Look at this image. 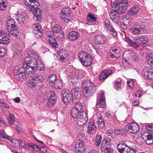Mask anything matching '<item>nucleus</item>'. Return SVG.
<instances>
[{"instance_id": "obj_61", "label": "nucleus", "mask_w": 153, "mask_h": 153, "mask_svg": "<svg viewBox=\"0 0 153 153\" xmlns=\"http://www.w3.org/2000/svg\"><path fill=\"white\" fill-rule=\"evenodd\" d=\"M134 81L132 80H130L127 82V84L129 88H132L134 86Z\"/></svg>"}, {"instance_id": "obj_50", "label": "nucleus", "mask_w": 153, "mask_h": 153, "mask_svg": "<svg viewBox=\"0 0 153 153\" xmlns=\"http://www.w3.org/2000/svg\"><path fill=\"white\" fill-rule=\"evenodd\" d=\"M146 59H147V62L148 64L153 61V53L147 54Z\"/></svg>"}, {"instance_id": "obj_35", "label": "nucleus", "mask_w": 153, "mask_h": 153, "mask_svg": "<svg viewBox=\"0 0 153 153\" xmlns=\"http://www.w3.org/2000/svg\"><path fill=\"white\" fill-rule=\"evenodd\" d=\"M0 137L10 141H11V138L8 136L4 130H0Z\"/></svg>"}, {"instance_id": "obj_17", "label": "nucleus", "mask_w": 153, "mask_h": 153, "mask_svg": "<svg viewBox=\"0 0 153 153\" xmlns=\"http://www.w3.org/2000/svg\"><path fill=\"white\" fill-rule=\"evenodd\" d=\"M111 69H112L111 68ZM112 73V69L109 70H105L102 72L99 77V79L101 81L105 79L106 78L108 77L109 75L111 74Z\"/></svg>"}, {"instance_id": "obj_20", "label": "nucleus", "mask_w": 153, "mask_h": 153, "mask_svg": "<svg viewBox=\"0 0 153 153\" xmlns=\"http://www.w3.org/2000/svg\"><path fill=\"white\" fill-rule=\"evenodd\" d=\"M74 98L71 94H64L62 98V100L63 102L67 105L68 103L74 100Z\"/></svg>"}, {"instance_id": "obj_9", "label": "nucleus", "mask_w": 153, "mask_h": 153, "mask_svg": "<svg viewBox=\"0 0 153 153\" xmlns=\"http://www.w3.org/2000/svg\"><path fill=\"white\" fill-rule=\"evenodd\" d=\"M31 76L33 77V79L36 82V86L38 87H42L43 85V78L41 76H39L37 74H31Z\"/></svg>"}, {"instance_id": "obj_29", "label": "nucleus", "mask_w": 153, "mask_h": 153, "mask_svg": "<svg viewBox=\"0 0 153 153\" xmlns=\"http://www.w3.org/2000/svg\"><path fill=\"white\" fill-rule=\"evenodd\" d=\"M128 145L124 144V143H120L117 145V148L119 152L120 153H124L125 151V149H126V147Z\"/></svg>"}, {"instance_id": "obj_53", "label": "nucleus", "mask_w": 153, "mask_h": 153, "mask_svg": "<svg viewBox=\"0 0 153 153\" xmlns=\"http://www.w3.org/2000/svg\"><path fill=\"white\" fill-rule=\"evenodd\" d=\"M28 146L30 147H32V148L35 151H39V146L36 144L32 143H31L28 145Z\"/></svg>"}, {"instance_id": "obj_5", "label": "nucleus", "mask_w": 153, "mask_h": 153, "mask_svg": "<svg viewBox=\"0 0 153 153\" xmlns=\"http://www.w3.org/2000/svg\"><path fill=\"white\" fill-rule=\"evenodd\" d=\"M71 12L68 7L64 8L62 9V19L65 22L68 23L71 20V18L69 16Z\"/></svg>"}, {"instance_id": "obj_8", "label": "nucleus", "mask_w": 153, "mask_h": 153, "mask_svg": "<svg viewBox=\"0 0 153 153\" xmlns=\"http://www.w3.org/2000/svg\"><path fill=\"white\" fill-rule=\"evenodd\" d=\"M105 101L104 93H101L98 95L96 102V106L97 108L104 107L105 106Z\"/></svg>"}, {"instance_id": "obj_58", "label": "nucleus", "mask_w": 153, "mask_h": 153, "mask_svg": "<svg viewBox=\"0 0 153 153\" xmlns=\"http://www.w3.org/2000/svg\"><path fill=\"white\" fill-rule=\"evenodd\" d=\"M121 53L119 48L118 49H115V54L116 55V56H115V58L118 59V58L121 56Z\"/></svg>"}, {"instance_id": "obj_26", "label": "nucleus", "mask_w": 153, "mask_h": 153, "mask_svg": "<svg viewBox=\"0 0 153 153\" xmlns=\"http://www.w3.org/2000/svg\"><path fill=\"white\" fill-rule=\"evenodd\" d=\"M75 103V105L74 107L72 108H74L76 110L82 112L83 110V105L82 104L79 102H76V100L73 101Z\"/></svg>"}, {"instance_id": "obj_2", "label": "nucleus", "mask_w": 153, "mask_h": 153, "mask_svg": "<svg viewBox=\"0 0 153 153\" xmlns=\"http://www.w3.org/2000/svg\"><path fill=\"white\" fill-rule=\"evenodd\" d=\"M25 5L29 6V9L33 13L34 16L39 20L41 17V10L38 7L39 5V3L38 0H25Z\"/></svg>"}, {"instance_id": "obj_13", "label": "nucleus", "mask_w": 153, "mask_h": 153, "mask_svg": "<svg viewBox=\"0 0 153 153\" xmlns=\"http://www.w3.org/2000/svg\"><path fill=\"white\" fill-rule=\"evenodd\" d=\"M24 61L23 65H22V68L24 69L25 70L23 72H21L17 76L19 78H22L24 79L25 78L27 77V76H28V75L31 74L32 73V72L31 71L29 70H28V68L27 66H26L25 68H24ZM22 67H20V68H22Z\"/></svg>"}, {"instance_id": "obj_39", "label": "nucleus", "mask_w": 153, "mask_h": 153, "mask_svg": "<svg viewBox=\"0 0 153 153\" xmlns=\"http://www.w3.org/2000/svg\"><path fill=\"white\" fill-rule=\"evenodd\" d=\"M102 140V137L100 135H97L95 138L94 144L96 146H99Z\"/></svg>"}, {"instance_id": "obj_41", "label": "nucleus", "mask_w": 153, "mask_h": 153, "mask_svg": "<svg viewBox=\"0 0 153 153\" xmlns=\"http://www.w3.org/2000/svg\"><path fill=\"white\" fill-rule=\"evenodd\" d=\"M110 144V142H109L108 140H103L101 143V151L102 152H104V147L107 146L108 145H109Z\"/></svg>"}, {"instance_id": "obj_59", "label": "nucleus", "mask_w": 153, "mask_h": 153, "mask_svg": "<svg viewBox=\"0 0 153 153\" xmlns=\"http://www.w3.org/2000/svg\"><path fill=\"white\" fill-rule=\"evenodd\" d=\"M34 33L36 34L35 36L37 38H39L43 36L42 30L40 31L37 32L36 33Z\"/></svg>"}, {"instance_id": "obj_51", "label": "nucleus", "mask_w": 153, "mask_h": 153, "mask_svg": "<svg viewBox=\"0 0 153 153\" xmlns=\"http://www.w3.org/2000/svg\"><path fill=\"white\" fill-rule=\"evenodd\" d=\"M146 131L150 135L153 133V125H149L146 126Z\"/></svg>"}, {"instance_id": "obj_28", "label": "nucleus", "mask_w": 153, "mask_h": 153, "mask_svg": "<svg viewBox=\"0 0 153 153\" xmlns=\"http://www.w3.org/2000/svg\"><path fill=\"white\" fill-rule=\"evenodd\" d=\"M79 37V34L76 31L70 32L68 35L70 40L71 41L75 40Z\"/></svg>"}, {"instance_id": "obj_7", "label": "nucleus", "mask_w": 153, "mask_h": 153, "mask_svg": "<svg viewBox=\"0 0 153 153\" xmlns=\"http://www.w3.org/2000/svg\"><path fill=\"white\" fill-rule=\"evenodd\" d=\"M128 4L127 1H124L123 4L121 5L115 6V13L119 14L125 12L128 6Z\"/></svg>"}, {"instance_id": "obj_57", "label": "nucleus", "mask_w": 153, "mask_h": 153, "mask_svg": "<svg viewBox=\"0 0 153 153\" xmlns=\"http://www.w3.org/2000/svg\"><path fill=\"white\" fill-rule=\"evenodd\" d=\"M109 15L111 19L114 22L115 19V10L114 9L110 12Z\"/></svg>"}, {"instance_id": "obj_25", "label": "nucleus", "mask_w": 153, "mask_h": 153, "mask_svg": "<svg viewBox=\"0 0 153 153\" xmlns=\"http://www.w3.org/2000/svg\"><path fill=\"white\" fill-rule=\"evenodd\" d=\"M27 77H28L29 78V79L26 82L28 86L32 88L36 85V82H35V81L33 79V77L31 76V74L28 75V76H27Z\"/></svg>"}, {"instance_id": "obj_64", "label": "nucleus", "mask_w": 153, "mask_h": 153, "mask_svg": "<svg viewBox=\"0 0 153 153\" xmlns=\"http://www.w3.org/2000/svg\"><path fill=\"white\" fill-rule=\"evenodd\" d=\"M122 131V130H120L119 128H117L115 129V134L117 135H122L123 134V132L121 133Z\"/></svg>"}, {"instance_id": "obj_44", "label": "nucleus", "mask_w": 153, "mask_h": 153, "mask_svg": "<svg viewBox=\"0 0 153 153\" xmlns=\"http://www.w3.org/2000/svg\"><path fill=\"white\" fill-rule=\"evenodd\" d=\"M49 82L53 84L56 80V75L55 74H52L49 75L48 77Z\"/></svg>"}, {"instance_id": "obj_63", "label": "nucleus", "mask_w": 153, "mask_h": 153, "mask_svg": "<svg viewBox=\"0 0 153 153\" xmlns=\"http://www.w3.org/2000/svg\"><path fill=\"white\" fill-rule=\"evenodd\" d=\"M39 151H40L42 152L45 153L47 152V149L45 146H41L40 148H39Z\"/></svg>"}, {"instance_id": "obj_54", "label": "nucleus", "mask_w": 153, "mask_h": 153, "mask_svg": "<svg viewBox=\"0 0 153 153\" xmlns=\"http://www.w3.org/2000/svg\"><path fill=\"white\" fill-rule=\"evenodd\" d=\"M107 135L111 137V138L114 139L115 137V133H113V131L111 130H108L106 131Z\"/></svg>"}, {"instance_id": "obj_32", "label": "nucleus", "mask_w": 153, "mask_h": 153, "mask_svg": "<svg viewBox=\"0 0 153 153\" xmlns=\"http://www.w3.org/2000/svg\"><path fill=\"white\" fill-rule=\"evenodd\" d=\"M135 26L140 27L143 32L144 30L146 29L148 27L147 23L146 22H141L138 21L135 23Z\"/></svg>"}, {"instance_id": "obj_42", "label": "nucleus", "mask_w": 153, "mask_h": 153, "mask_svg": "<svg viewBox=\"0 0 153 153\" xmlns=\"http://www.w3.org/2000/svg\"><path fill=\"white\" fill-rule=\"evenodd\" d=\"M126 41L128 42L130 46L135 48H137L139 47V45L137 44L136 42H134L129 38L126 39Z\"/></svg>"}, {"instance_id": "obj_4", "label": "nucleus", "mask_w": 153, "mask_h": 153, "mask_svg": "<svg viewBox=\"0 0 153 153\" xmlns=\"http://www.w3.org/2000/svg\"><path fill=\"white\" fill-rule=\"evenodd\" d=\"M7 29L10 34L15 37H17L21 34L20 30L15 23L7 25Z\"/></svg>"}, {"instance_id": "obj_27", "label": "nucleus", "mask_w": 153, "mask_h": 153, "mask_svg": "<svg viewBox=\"0 0 153 153\" xmlns=\"http://www.w3.org/2000/svg\"><path fill=\"white\" fill-rule=\"evenodd\" d=\"M76 120V121L79 126H82L85 124L88 119L86 117H84L82 115V117Z\"/></svg>"}, {"instance_id": "obj_55", "label": "nucleus", "mask_w": 153, "mask_h": 153, "mask_svg": "<svg viewBox=\"0 0 153 153\" xmlns=\"http://www.w3.org/2000/svg\"><path fill=\"white\" fill-rule=\"evenodd\" d=\"M53 84L56 85L55 86H57V88H60L61 87H62V82L59 80H56Z\"/></svg>"}, {"instance_id": "obj_34", "label": "nucleus", "mask_w": 153, "mask_h": 153, "mask_svg": "<svg viewBox=\"0 0 153 153\" xmlns=\"http://www.w3.org/2000/svg\"><path fill=\"white\" fill-rule=\"evenodd\" d=\"M88 55L87 53L83 52L82 51H80L78 54V56L80 62H82Z\"/></svg>"}, {"instance_id": "obj_60", "label": "nucleus", "mask_w": 153, "mask_h": 153, "mask_svg": "<svg viewBox=\"0 0 153 153\" xmlns=\"http://www.w3.org/2000/svg\"><path fill=\"white\" fill-rule=\"evenodd\" d=\"M0 106L3 107L5 108H9V106L3 101L0 100Z\"/></svg>"}, {"instance_id": "obj_24", "label": "nucleus", "mask_w": 153, "mask_h": 153, "mask_svg": "<svg viewBox=\"0 0 153 153\" xmlns=\"http://www.w3.org/2000/svg\"><path fill=\"white\" fill-rule=\"evenodd\" d=\"M105 26L107 28L108 31H109L110 33L112 36H115V33L114 29L110 25V22L108 20H106L104 22Z\"/></svg>"}, {"instance_id": "obj_46", "label": "nucleus", "mask_w": 153, "mask_h": 153, "mask_svg": "<svg viewBox=\"0 0 153 153\" xmlns=\"http://www.w3.org/2000/svg\"><path fill=\"white\" fill-rule=\"evenodd\" d=\"M33 33H36V32L42 30L39 24H34L33 25Z\"/></svg>"}, {"instance_id": "obj_31", "label": "nucleus", "mask_w": 153, "mask_h": 153, "mask_svg": "<svg viewBox=\"0 0 153 153\" xmlns=\"http://www.w3.org/2000/svg\"><path fill=\"white\" fill-rule=\"evenodd\" d=\"M10 40L8 36H5L4 34L2 36H0V43L7 44L9 43Z\"/></svg>"}, {"instance_id": "obj_36", "label": "nucleus", "mask_w": 153, "mask_h": 153, "mask_svg": "<svg viewBox=\"0 0 153 153\" xmlns=\"http://www.w3.org/2000/svg\"><path fill=\"white\" fill-rule=\"evenodd\" d=\"M139 8L137 5H134L129 10V12L133 15L137 14L139 11Z\"/></svg>"}, {"instance_id": "obj_45", "label": "nucleus", "mask_w": 153, "mask_h": 153, "mask_svg": "<svg viewBox=\"0 0 153 153\" xmlns=\"http://www.w3.org/2000/svg\"><path fill=\"white\" fill-rule=\"evenodd\" d=\"M8 120L10 125H12L15 121V117L12 113L10 114V116L8 118Z\"/></svg>"}, {"instance_id": "obj_33", "label": "nucleus", "mask_w": 153, "mask_h": 153, "mask_svg": "<svg viewBox=\"0 0 153 153\" xmlns=\"http://www.w3.org/2000/svg\"><path fill=\"white\" fill-rule=\"evenodd\" d=\"M84 61L82 62H84V64L86 66H88L91 65L92 63L93 59L89 55L86 56L85 59H84Z\"/></svg>"}, {"instance_id": "obj_52", "label": "nucleus", "mask_w": 153, "mask_h": 153, "mask_svg": "<svg viewBox=\"0 0 153 153\" xmlns=\"http://www.w3.org/2000/svg\"><path fill=\"white\" fill-rule=\"evenodd\" d=\"M99 128H102L104 126V123L103 120L101 118L99 119L97 122Z\"/></svg>"}, {"instance_id": "obj_37", "label": "nucleus", "mask_w": 153, "mask_h": 153, "mask_svg": "<svg viewBox=\"0 0 153 153\" xmlns=\"http://www.w3.org/2000/svg\"><path fill=\"white\" fill-rule=\"evenodd\" d=\"M132 32L133 34L135 35L140 34L143 32L142 30L140 27L135 26V24L134 27L132 29Z\"/></svg>"}, {"instance_id": "obj_56", "label": "nucleus", "mask_w": 153, "mask_h": 153, "mask_svg": "<svg viewBox=\"0 0 153 153\" xmlns=\"http://www.w3.org/2000/svg\"><path fill=\"white\" fill-rule=\"evenodd\" d=\"M6 53V51L4 48L0 46V57L4 55Z\"/></svg>"}, {"instance_id": "obj_16", "label": "nucleus", "mask_w": 153, "mask_h": 153, "mask_svg": "<svg viewBox=\"0 0 153 153\" xmlns=\"http://www.w3.org/2000/svg\"><path fill=\"white\" fill-rule=\"evenodd\" d=\"M134 55V53L128 50L125 51L123 54V58L124 60L127 62L128 60L132 61L133 56Z\"/></svg>"}, {"instance_id": "obj_47", "label": "nucleus", "mask_w": 153, "mask_h": 153, "mask_svg": "<svg viewBox=\"0 0 153 153\" xmlns=\"http://www.w3.org/2000/svg\"><path fill=\"white\" fill-rule=\"evenodd\" d=\"M136 150L128 146L124 153H136Z\"/></svg>"}, {"instance_id": "obj_3", "label": "nucleus", "mask_w": 153, "mask_h": 153, "mask_svg": "<svg viewBox=\"0 0 153 153\" xmlns=\"http://www.w3.org/2000/svg\"><path fill=\"white\" fill-rule=\"evenodd\" d=\"M82 87L84 94L87 97L92 96L97 90L95 84L89 80L84 81L82 84Z\"/></svg>"}, {"instance_id": "obj_48", "label": "nucleus", "mask_w": 153, "mask_h": 153, "mask_svg": "<svg viewBox=\"0 0 153 153\" xmlns=\"http://www.w3.org/2000/svg\"><path fill=\"white\" fill-rule=\"evenodd\" d=\"M11 142L12 143L13 146L16 148H19L20 147V143L19 141L16 139H11Z\"/></svg>"}, {"instance_id": "obj_14", "label": "nucleus", "mask_w": 153, "mask_h": 153, "mask_svg": "<svg viewBox=\"0 0 153 153\" xmlns=\"http://www.w3.org/2000/svg\"><path fill=\"white\" fill-rule=\"evenodd\" d=\"M96 127L94 122L90 120L87 126V132L88 134H93L96 132Z\"/></svg>"}, {"instance_id": "obj_6", "label": "nucleus", "mask_w": 153, "mask_h": 153, "mask_svg": "<svg viewBox=\"0 0 153 153\" xmlns=\"http://www.w3.org/2000/svg\"><path fill=\"white\" fill-rule=\"evenodd\" d=\"M139 129V126L136 123H132L128 124V125L126 126V131L130 133H136Z\"/></svg>"}, {"instance_id": "obj_49", "label": "nucleus", "mask_w": 153, "mask_h": 153, "mask_svg": "<svg viewBox=\"0 0 153 153\" xmlns=\"http://www.w3.org/2000/svg\"><path fill=\"white\" fill-rule=\"evenodd\" d=\"M6 7V2L2 0H0V11L5 10Z\"/></svg>"}, {"instance_id": "obj_12", "label": "nucleus", "mask_w": 153, "mask_h": 153, "mask_svg": "<svg viewBox=\"0 0 153 153\" xmlns=\"http://www.w3.org/2000/svg\"><path fill=\"white\" fill-rule=\"evenodd\" d=\"M14 17L17 21L18 23L22 24L27 19V16L26 13H23L15 15Z\"/></svg>"}, {"instance_id": "obj_10", "label": "nucleus", "mask_w": 153, "mask_h": 153, "mask_svg": "<svg viewBox=\"0 0 153 153\" xmlns=\"http://www.w3.org/2000/svg\"><path fill=\"white\" fill-rule=\"evenodd\" d=\"M84 150L83 142L81 140H77L75 145V151L78 153H82Z\"/></svg>"}, {"instance_id": "obj_30", "label": "nucleus", "mask_w": 153, "mask_h": 153, "mask_svg": "<svg viewBox=\"0 0 153 153\" xmlns=\"http://www.w3.org/2000/svg\"><path fill=\"white\" fill-rule=\"evenodd\" d=\"M52 32L53 34L59 33L63 36V34L62 33V31L61 27L58 25H55L52 29Z\"/></svg>"}, {"instance_id": "obj_21", "label": "nucleus", "mask_w": 153, "mask_h": 153, "mask_svg": "<svg viewBox=\"0 0 153 153\" xmlns=\"http://www.w3.org/2000/svg\"><path fill=\"white\" fill-rule=\"evenodd\" d=\"M23 49L22 47L18 46L16 47V50L14 53L13 58L14 59L19 58L21 55V53Z\"/></svg>"}, {"instance_id": "obj_15", "label": "nucleus", "mask_w": 153, "mask_h": 153, "mask_svg": "<svg viewBox=\"0 0 153 153\" xmlns=\"http://www.w3.org/2000/svg\"><path fill=\"white\" fill-rule=\"evenodd\" d=\"M49 97L47 104L51 106L53 105L56 102V97L54 93L52 91H50L48 94Z\"/></svg>"}, {"instance_id": "obj_40", "label": "nucleus", "mask_w": 153, "mask_h": 153, "mask_svg": "<svg viewBox=\"0 0 153 153\" xmlns=\"http://www.w3.org/2000/svg\"><path fill=\"white\" fill-rule=\"evenodd\" d=\"M87 17V20L88 22H95L97 20V18L91 13H88Z\"/></svg>"}, {"instance_id": "obj_11", "label": "nucleus", "mask_w": 153, "mask_h": 153, "mask_svg": "<svg viewBox=\"0 0 153 153\" xmlns=\"http://www.w3.org/2000/svg\"><path fill=\"white\" fill-rule=\"evenodd\" d=\"M142 74L146 79L153 80V72L152 69L148 68H145L143 70Z\"/></svg>"}, {"instance_id": "obj_19", "label": "nucleus", "mask_w": 153, "mask_h": 153, "mask_svg": "<svg viewBox=\"0 0 153 153\" xmlns=\"http://www.w3.org/2000/svg\"><path fill=\"white\" fill-rule=\"evenodd\" d=\"M79 88L78 87H75L73 88L71 91V94L73 97L74 98V100H73V101H74V100H77V99H79V96H80V94H79Z\"/></svg>"}, {"instance_id": "obj_43", "label": "nucleus", "mask_w": 153, "mask_h": 153, "mask_svg": "<svg viewBox=\"0 0 153 153\" xmlns=\"http://www.w3.org/2000/svg\"><path fill=\"white\" fill-rule=\"evenodd\" d=\"M126 41L128 42L130 46L135 48H137L139 47V45L137 44L136 42H134L129 38L126 39Z\"/></svg>"}, {"instance_id": "obj_38", "label": "nucleus", "mask_w": 153, "mask_h": 153, "mask_svg": "<svg viewBox=\"0 0 153 153\" xmlns=\"http://www.w3.org/2000/svg\"><path fill=\"white\" fill-rule=\"evenodd\" d=\"M146 139L145 140V142L147 144L151 145L153 143V138L151 135H147Z\"/></svg>"}, {"instance_id": "obj_23", "label": "nucleus", "mask_w": 153, "mask_h": 153, "mask_svg": "<svg viewBox=\"0 0 153 153\" xmlns=\"http://www.w3.org/2000/svg\"><path fill=\"white\" fill-rule=\"evenodd\" d=\"M83 112L77 111L74 108H72L71 112V116L76 120L82 117Z\"/></svg>"}, {"instance_id": "obj_1", "label": "nucleus", "mask_w": 153, "mask_h": 153, "mask_svg": "<svg viewBox=\"0 0 153 153\" xmlns=\"http://www.w3.org/2000/svg\"><path fill=\"white\" fill-rule=\"evenodd\" d=\"M27 56L24 59V68L27 66L28 70L32 71L36 70L41 71L44 70V66L41 61L39 59L38 54L33 50L27 51Z\"/></svg>"}, {"instance_id": "obj_62", "label": "nucleus", "mask_w": 153, "mask_h": 153, "mask_svg": "<svg viewBox=\"0 0 153 153\" xmlns=\"http://www.w3.org/2000/svg\"><path fill=\"white\" fill-rule=\"evenodd\" d=\"M122 0H115V6H120L122 4H123Z\"/></svg>"}, {"instance_id": "obj_18", "label": "nucleus", "mask_w": 153, "mask_h": 153, "mask_svg": "<svg viewBox=\"0 0 153 153\" xmlns=\"http://www.w3.org/2000/svg\"><path fill=\"white\" fill-rule=\"evenodd\" d=\"M135 41L139 44L141 45L147 43L148 40V38L144 36H139L135 38Z\"/></svg>"}, {"instance_id": "obj_22", "label": "nucleus", "mask_w": 153, "mask_h": 153, "mask_svg": "<svg viewBox=\"0 0 153 153\" xmlns=\"http://www.w3.org/2000/svg\"><path fill=\"white\" fill-rule=\"evenodd\" d=\"M105 38L101 35H96L95 38V42L97 44H102L105 42Z\"/></svg>"}]
</instances>
